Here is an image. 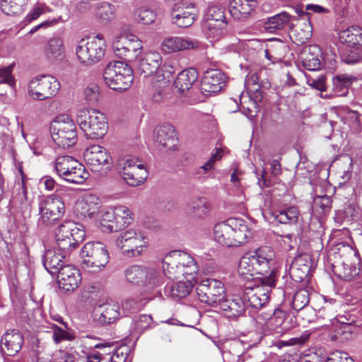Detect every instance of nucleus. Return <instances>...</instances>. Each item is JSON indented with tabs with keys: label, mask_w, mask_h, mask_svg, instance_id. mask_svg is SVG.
Masks as SVG:
<instances>
[{
	"label": "nucleus",
	"mask_w": 362,
	"mask_h": 362,
	"mask_svg": "<svg viewBox=\"0 0 362 362\" xmlns=\"http://www.w3.org/2000/svg\"><path fill=\"white\" fill-rule=\"evenodd\" d=\"M274 257V251L268 247L246 253L240 259L238 273L245 279L259 278L262 284L273 288L276 280V269H271Z\"/></svg>",
	"instance_id": "1"
},
{
	"label": "nucleus",
	"mask_w": 362,
	"mask_h": 362,
	"mask_svg": "<svg viewBox=\"0 0 362 362\" xmlns=\"http://www.w3.org/2000/svg\"><path fill=\"white\" fill-rule=\"evenodd\" d=\"M76 119L88 138L101 139L107 132L108 128L107 118L103 112L96 109L79 110Z\"/></svg>",
	"instance_id": "2"
},
{
	"label": "nucleus",
	"mask_w": 362,
	"mask_h": 362,
	"mask_svg": "<svg viewBox=\"0 0 362 362\" xmlns=\"http://www.w3.org/2000/svg\"><path fill=\"white\" fill-rule=\"evenodd\" d=\"M49 131L52 140L58 147L68 148L77 141L76 125L67 115L56 117L50 124Z\"/></svg>",
	"instance_id": "3"
},
{
	"label": "nucleus",
	"mask_w": 362,
	"mask_h": 362,
	"mask_svg": "<svg viewBox=\"0 0 362 362\" xmlns=\"http://www.w3.org/2000/svg\"><path fill=\"white\" fill-rule=\"evenodd\" d=\"M81 266L90 273H98L104 269L110 256L107 247L101 242H88L81 249Z\"/></svg>",
	"instance_id": "4"
},
{
	"label": "nucleus",
	"mask_w": 362,
	"mask_h": 362,
	"mask_svg": "<svg viewBox=\"0 0 362 362\" xmlns=\"http://www.w3.org/2000/svg\"><path fill=\"white\" fill-rule=\"evenodd\" d=\"M105 83L112 90H126L134 79L132 68L122 62H111L103 73Z\"/></svg>",
	"instance_id": "5"
},
{
	"label": "nucleus",
	"mask_w": 362,
	"mask_h": 362,
	"mask_svg": "<svg viewBox=\"0 0 362 362\" xmlns=\"http://www.w3.org/2000/svg\"><path fill=\"white\" fill-rule=\"evenodd\" d=\"M54 169L61 178L73 184L83 183L89 175L85 167L70 156H59Z\"/></svg>",
	"instance_id": "6"
},
{
	"label": "nucleus",
	"mask_w": 362,
	"mask_h": 362,
	"mask_svg": "<svg viewBox=\"0 0 362 362\" xmlns=\"http://www.w3.org/2000/svg\"><path fill=\"white\" fill-rule=\"evenodd\" d=\"M105 47L103 35H97L90 40H81L76 47V54L81 64L91 66L103 58Z\"/></svg>",
	"instance_id": "7"
},
{
	"label": "nucleus",
	"mask_w": 362,
	"mask_h": 362,
	"mask_svg": "<svg viewBox=\"0 0 362 362\" xmlns=\"http://www.w3.org/2000/svg\"><path fill=\"white\" fill-rule=\"evenodd\" d=\"M138 160L125 156L119 158L116 163V170L123 180L131 186H139L144 183L148 176V172Z\"/></svg>",
	"instance_id": "8"
},
{
	"label": "nucleus",
	"mask_w": 362,
	"mask_h": 362,
	"mask_svg": "<svg viewBox=\"0 0 362 362\" xmlns=\"http://www.w3.org/2000/svg\"><path fill=\"white\" fill-rule=\"evenodd\" d=\"M259 320H265L264 332L267 334L283 335L296 326V319L281 309H276L272 315L262 313L258 316Z\"/></svg>",
	"instance_id": "9"
},
{
	"label": "nucleus",
	"mask_w": 362,
	"mask_h": 362,
	"mask_svg": "<svg viewBox=\"0 0 362 362\" xmlns=\"http://www.w3.org/2000/svg\"><path fill=\"white\" fill-rule=\"evenodd\" d=\"M38 224L44 226L54 225L64 215L65 207L62 199L57 196H47L40 199Z\"/></svg>",
	"instance_id": "10"
},
{
	"label": "nucleus",
	"mask_w": 362,
	"mask_h": 362,
	"mask_svg": "<svg viewBox=\"0 0 362 362\" xmlns=\"http://www.w3.org/2000/svg\"><path fill=\"white\" fill-rule=\"evenodd\" d=\"M59 88V82L49 75L37 76L30 81L28 86L29 95L37 100H43L54 96Z\"/></svg>",
	"instance_id": "11"
},
{
	"label": "nucleus",
	"mask_w": 362,
	"mask_h": 362,
	"mask_svg": "<svg viewBox=\"0 0 362 362\" xmlns=\"http://www.w3.org/2000/svg\"><path fill=\"white\" fill-rule=\"evenodd\" d=\"M112 49L116 56L133 62L141 54L143 45L137 36L126 34L117 36L114 40Z\"/></svg>",
	"instance_id": "12"
},
{
	"label": "nucleus",
	"mask_w": 362,
	"mask_h": 362,
	"mask_svg": "<svg viewBox=\"0 0 362 362\" xmlns=\"http://www.w3.org/2000/svg\"><path fill=\"white\" fill-rule=\"evenodd\" d=\"M146 244L144 233L134 228L122 232L116 240L117 247L128 256L140 255Z\"/></svg>",
	"instance_id": "13"
},
{
	"label": "nucleus",
	"mask_w": 362,
	"mask_h": 362,
	"mask_svg": "<svg viewBox=\"0 0 362 362\" xmlns=\"http://www.w3.org/2000/svg\"><path fill=\"white\" fill-rule=\"evenodd\" d=\"M124 276L131 284L142 285L148 289L157 287L162 284L161 279L154 269L138 265L127 268L124 271Z\"/></svg>",
	"instance_id": "14"
},
{
	"label": "nucleus",
	"mask_w": 362,
	"mask_h": 362,
	"mask_svg": "<svg viewBox=\"0 0 362 362\" xmlns=\"http://www.w3.org/2000/svg\"><path fill=\"white\" fill-rule=\"evenodd\" d=\"M226 289L222 282L214 279L202 280L197 287L200 301L209 305H215L223 300Z\"/></svg>",
	"instance_id": "15"
},
{
	"label": "nucleus",
	"mask_w": 362,
	"mask_h": 362,
	"mask_svg": "<svg viewBox=\"0 0 362 362\" xmlns=\"http://www.w3.org/2000/svg\"><path fill=\"white\" fill-rule=\"evenodd\" d=\"M198 16V10L194 4L187 1L175 3L170 11L171 21L180 28L191 26Z\"/></svg>",
	"instance_id": "16"
},
{
	"label": "nucleus",
	"mask_w": 362,
	"mask_h": 362,
	"mask_svg": "<svg viewBox=\"0 0 362 362\" xmlns=\"http://www.w3.org/2000/svg\"><path fill=\"white\" fill-rule=\"evenodd\" d=\"M84 159L91 170H110L112 167V159L108 151L99 145H92L86 148L83 153Z\"/></svg>",
	"instance_id": "17"
},
{
	"label": "nucleus",
	"mask_w": 362,
	"mask_h": 362,
	"mask_svg": "<svg viewBox=\"0 0 362 362\" xmlns=\"http://www.w3.org/2000/svg\"><path fill=\"white\" fill-rule=\"evenodd\" d=\"M102 203L93 194H86L75 204L74 212L81 218H93L99 212Z\"/></svg>",
	"instance_id": "18"
},
{
	"label": "nucleus",
	"mask_w": 362,
	"mask_h": 362,
	"mask_svg": "<svg viewBox=\"0 0 362 362\" xmlns=\"http://www.w3.org/2000/svg\"><path fill=\"white\" fill-rule=\"evenodd\" d=\"M155 141L160 149L174 151L178 142L175 127L170 124L157 127L155 130Z\"/></svg>",
	"instance_id": "19"
},
{
	"label": "nucleus",
	"mask_w": 362,
	"mask_h": 362,
	"mask_svg": "<svg viewBox=\"0 0 362 362\" xmlns=\"http://www.w3.org/2000/svg\"><path fill=\"white\" fill-rule=\"evenodd\" d=\"M257 4V0H232L228 10L234 20L244 21L253 15Z\"/></svg>",
	"instance_id": "20"
},
{
	"label": "nucleus",
	"mask_w": 362,
	"mask_h": 362,
	"mask_svg": "<svg viewBox=\"0 0 362 362\" xmlns=\"http://www.w3.org/2000/svg\"><path fill=\"white\" fill-rule=\"evenodd\" d=\"M211 209V204L206 198L199 197L187 202L185 213L192 219L202 220L209 215Z\"/></svg>",
	"instance_id": "21"
},
{
	"label": "nucleus",
	"mask_w": 362,
	"mask_h": 362,
	"mask_svg": "<svg viewBox=\"0 0 362 362\" xmlns=\"http://www.w3.org/2000/svg\"><path fill=\"white\" fill-rule=\"evenodd\" d=\"M59 287L66 291H72L78 288L81 282L79 271L67 264L64 265L57 274Z\"/></svg>",
	"instance_id": "22"
},
{
	"label": "nucleus",
	"mask_w": 362,
	"mask_h": 362,
	"mask_svg": "<svg viewBox=\"0 0 362 362\" xmlns=\"http://www.w3.org/2000/svg\"><path fill=\"white\" fill-rule=\"evenodd\" d=\"M226 76L218 69L207 71L202 81V91L204 93H218L225 86Z\"/></svg>",
	"instance_id": "23"
},
{
	"label": "nucleus",
	"mask_w": 362,
	"mask_h": 362,
	"mask_svg": "<svg viewBox=\"0 0 362 362\" xmlns=\"http://www.w3.org/2000/svg\"><path fill=\"white\" fill-rule=\"evenodd\" d=\"M299 58L303 66L309 71L319 70L322 67V52L317 45L305 47L300 53Z\"/></svg>",
	"instance_id": "24"
},
{
	"label": "nucleus",
	"mask_w": 362,
	"mask_h": 362,
	"mask_svg": "<svg viewBox=\"0 0 362 362\" xmlns=\"http://www.w3.org/2000/svg\"><path fill=\"white\" fill-rule=\"evenodd\" d=\"M199 42L192 39L180 37H170L163 40L160 49L163 52L173 53L185 49H196Z\"/></svg>",
	"instance_id": "25"
},
{
	"label": "nucleus",
	"mask_w": 362,
	"mask_h": 362,
	"mask_svg": "<svg viewBox=\"0 0 362 362\" xmlns=\"http://www.w3.org/2000/svg\"><path fill=\"white\" fill-rule=\"evenodd\" d=\"M262 284V286L247 287L243 294V299L247 308H259L269 299V293L266 292ZM269 287L268 286H267Z\"/></svg>",
	"instance_id": "26"
},
{
	"label": "nucleus",
	"mask_w": 362,
	"mask_h": 362,
	"mask_svg": "<svg viewBox=\"0 0 362 362\" xmlns=\"http://www.w3.org/2000/svg\"><path fill=\"white\" fill-rule=\"evenodd\" d=\"M162 62L160 54L156 51L146 52L137 63V69L144 77L155 76L156 71Z\"/></svg>",
	"instance_id": "27"
},
{
	"label": "nucleus",
	"mask_w": 362,
	"mask_h": 362,
	"mask_svg": "<svg viewBox=\"0 0 362 362\" xmlns=\"http://www.w3.org/2000/svg\"><path fill=\"white\" fill-rule=\"evenodd\" d=\"M344 249L346 251L349 259L342 262L344 278L347 281H350L358 276L361 266V259L358 251L351 247H344Z\"/></svg>",
	"instance_id": "28"
},
{
	"label": "nucleus",
	"mask_w": 362,
	"mask_h": 362,
	"mask_svg": "<svg viewBox=\"0 0 362 362\" xmlns=\"http://www.w3.org/2000/svg\"><path fill=\"white\" fill-rule=\"evenodd\" d=\"M237 223L234 219H228L216 224L214 228V240L221 245L233 247V226H238Z\"/></svg>",
	"instance_id": "29"
},
{
	"label": "nucleus",
	"mask_w": 362,
	"mask_h": 362,
	"mask_svg": "<svg viewBox=\"0 0 362 362\" xmlns=\"http://www.w3.org/2000/svg\"><path fill=\"white\" fill-rule=\"evenodd\" d=\"M185 258L177 257V250L168 253L163 259V270L165 276L171 280L182 277V271L179 270L180 264L185 263Z\"/></svg>",
	"instance_id": "30"
},
{
	"label": "nucleus",
	"mask_w": 362,
	"mask_h": 362,
	"mask_svg": "<svg viewBox=\"0 0 362 362\" xmlns=\"http://www.w3.org/2000/svg\"><path fill=\"white\" fill-rule=\"evenodd\" d=\"M119 315V305L116 303L100 305L94 310V320L102 325L113 322Z\"/></svg>",
	"instance_id": "31"
},
{
	"label": "nucleus",
	"mask_w": 362,
	"mask_h": 362,
	"mask_svg": "<svg viewBox=\"0 0 362 362\" xmlns=\"http://www.w3.org/2000/svg\"><path fill=\"white\" fill-rule=\"evenodd\" d=\"M1 342L2 351L8 356H13L21 350L23 338L19 331L11 329L1 337Z\"/></svg>",
	"instance_id": "32"
},
{
	"label": "nucleus",
	"mask_w": 362,
	"mask_h": 362,
	"mask_svg": "<svg viewBox=\"0 0 362 362\" xmlns=\"http://www.w3.org/2000/svg\"><path fill=\"white\" fill-rule=\"evenodd\" d=\"M43 54L50 62L60 61L65 57L63 40L59 37L49 39L44 45Z\"/></svg>",
	"instance_id": "33"
},
{
	"label": "nucleus",
	"mask_w": 362,
	"mask_h": 362,
	"mask_svg": "<svg viewBox=\"0 0 362 362\" xmlns=\"http://www.w3.org/2000/svg\"><path fill=\"white\" fill-rule=\"evenodd\" d=\"M67 256L57 249L46 250L43 255L42 263L45 269L52 274H58L62 269L64 260Z\"/></svg>",
	"instance_id": "34"
},
{
	"label": "nucleus",
	"mask_w": 362,
	"mask_h": 362,
	"mask_svg": "<svg viewBox=\"0 0 362 362\" xmlns=\"http://www.w3.org/2000/svg\"><path fill=\"white\" fill-rule=\"evenodd\" d=\"M353 322L341 321V325H330V328L333 332L330 333L329 338L332 341H338L344 343L351 340L354 337L356 327L353 325Z\"/></svg>",
	"instance_id": "35"
},
{
	"label": "nucleus",
	"mask_w": 362,
	"mask_h": 362,
	"mask_svg": "<svg viewBox=\"0 0 362 362\" xmlns=\"http://www.w3.org/2000/svg\"><path fill=\"white\" fill-rule=\"evenodd\" d=\"M311 267L310 260L308 255L297 257L293 261L291 268V276L296 281H301L307 277Z\"/></svg>",
	"instance_id": "36"
},
{
	"label": "nucleus",
	"mask_w": 362,
	"mask_h": 362,
	"mask_svg": "<svg viewBox=\"0 0 362 362\" xmlns=\"http://www.w3.org/2000/svg\"><path fill=\"white\" fill-rule=\"evenodd\" d=\"M114 209L115 215L114 223L107 225L105 230L117 231L129 225L133 220V217L129 209L125 206H117Z\"/></svg>",
	"instance_id": "37"
},
{
	"label": "nucleus",
	"mask_w": 362,
	"mask_h": 362,
	"mask_svg": "<svg viewBox=\"0 0 362 362\" xmlns=\"http://www.w3.org/2000/svg\"><path fill=\"white\" fill-rule=\"evenodd\" d=\"M64 230H68L63 233L64 238H71L75 241H83L86 236L83 226L73 221H66L62 223L58 228L57 235H60L62 231L64 232Z\"/></svg>",
	"instance_id": "38"
},
{
	"label": "nucleus",
	"mask_w": 362,
	"mask_h": 362,
	"mask_svg": "<svg viewBox=\"0 0 362 362\" xmlns=\"http://www.w3.org/2000/svg\"><path fill=\"white\" fill-rule=\"evenodd\" d=\"M198 72L194 68L182 71L175 81V86L180 93L189 90L197 81Z\"/></svg>",
	"instance_id": "39"
},
{
	"label": "nucleus",
	"mask_w": 362,
	"mask_h": 362,
	"mask_svg": "<svg viewBox=\"0 0 362 362\" xmlns=\"http://www.w3.org/2000/svg\"><path fill=\"white\" fill-rule=\"evenodd\" d=\"M339 39L342 44L349 47L362 45V28L359 27H350L339 33Z\"/></svg>",
	"instance_id": "40"
},
{
	"label": "nucleus",
	"mask_w": 362,
	"mask_h": 362,
	"mask_svg": "<svg viewBox=\"0 0 362 362\" xmlns=\"http://www.w3.org/2000/svg\"><path fill=\"white\" fill-rule=\"evenodd\" d=\"M244 302L242 297H235L232 299H223L220 305L229 317H238L241 315L246 309Z\"/></svg>",
	"instance_id": "41"
},
{
	"label": "nucleus",
	"mask_w": 362,
	"mask_h": 362,
	"mask_svg": "<svg viewBox=\"0 0 362 362\" xmlns=\"http://www.w3.org/2000/svg\"><path fill=\"white\" fill-rule=\"evenodd\" d=\"M274 219L282 224L293 225L298 223L300 214L296 206H290L286 209L274 211L272 214Z\"/></svg>",
	"instance_id": "42"
},
{
	"label": "nucleus",
	"mask_w": 362,
	"mask_h": 362,
	"mask_svg": "<svg viewBox=\"0 0 362 362\" xmlns=\"http://www.w3.org/2000/svg\"><path fill=\"white\" fill-rule=\"evenodd\" d=\"M192 288L191 279H187L186 282L180 281L175 284L167 286L165 288L166 296L173 298H182L189 294Z\"/></svg>",
	"instance_id": "43"
},
{
	"label": "nucleus",
	"mask_w": 362,
	"mask_h": 362,
	"mask_svg": "<svg viewBox=\"0 0 362 362\" xmlns=\"http://www.w3.org/2000/svg\"><path fill=\"white\" fill-rule=\"evenodd\" d=\"M238 226H233V247H238L247 242L252 233L247 224L243 220L234 219Z\"/></svg>",
	"instance_id": "44"
},
{
	"label": "nucleus",
	"mask_w": 362,
	"mask_h": 362,
	"mask_svg": "<svg viewBox=\"0 0 362 362\" xmlns=\"http://www.w3.org/2000/svg\"><path fill=\"white\" fill-rule=\"evenodd\" d=\"M291 19V16L287 12H281L269 17L264 23V28L270 33L283 29L287 25Z\"/></svg>",
	"instance_id": "45"
},
{
	"label": "nucleus",
	"mask_w": 362,
	"mask_h": 362,
	"mask_svg": "<svg viewBox=\"0 0 362 362\" xmlns=\"http://www.w3.org/2000/svg\"><path fill=\"white\" fill-rule=\"evenodd\" d=\"M177 257L185 258L183 264H180L179 270L182 271V276H190L189 279H194V275L199 270V267L194 259L187 252L177 250Z\"/></svg>",
	"instance_id": "46"
},
{
	"label": "nucleus",
	"mask_w": 362,
	"mask_h": 362,
	"mask_svg": "<svg viewBox=\"0 0 362 362\" xmlns=\"http://www.w3.org/2000/svg\"><path fill=\"white\" fill-rule=\"evenodd\" d=\"M227 23H218L216 21H205L203 25L204 33L211 42H215L224 35V29Z\"/></svg>",
	"instance_id": "47"
},
{
	"label": "nucleus",
	"mask_w": 362,
	"mask_h": 362,
	"mask_svg": "<svg viewBox=\"0 0 362 362\" xmlns=\"http://www.w3.org/2000/svg\"><path fill=\"white\" fill-rule=\"evenodd\" d=\"M28 2V0H0V8L6 15H18L24 11Z\"/></svg>",
	"instance_id": "48"
},
{
	"label": "nucleus",
	"mask_w": 362,
	"mask_h": 362,
	"mask_svg": "<svg viewBox=\"0 0 362 362\" xmlns=\"http://www.w3.org/2000/svg\"><path fill=\"white\" fill-rule=\"evenodd\" d=\"M64 233H66L68 230H64ZM64 232L61 233L60 235L56 234V243H57V249L60 252L65 254L66 256H68L72 250H75L78 247L79 243L81 241H75L73 238H64Z\"/></svg>",
	"instance_id": "49"
},
{
	"label": "nucleus",
	"mask_w": 362,
	"mask_h": 362,
	"mask_svg": "<svg viewBox=\"0 0 362 362\" xmlns=\"http://www.w3.org/2000/svg\"><path fill=\"white\" fill-rule=\"evenodd\" d=\"M356 78L346 74H339L333 78L334 88L341 95H346L348 93V88L350 87Z\"/></svg>",
	"instance_id": "50"
},
{
	"label": "nucleus",
	"mask_w": 362,
	"mask_h": 362,
	"mask_svg": "<svg viewBox=\"0 0 362 362\" xmlns=\"http://www.w3.org/2000/svg\"><path fill=\"white\" fill-rule=\"evenodd\" d=\"M136 20L144 25H150L155 22L157 13L155 10L148 6H141L134 11Z\"/></svg>",
	"instance_id": "51"
},
{
	"label": "nucleus",
	"mask_w": 362,
	"mask_h": 362,
	"mask_svg": "<svg viewBox=\"0 0 362 362\" xmlns=\"http://www.w3.org/2000/svg\"><path fill=\"white\" fill-rule=\"evenodd\" d=\"M151 298H127L122 304V312L124 315H127L129 313H133L141 310L145 306Z\"/></svg>",
	"instance_id": "52"
},
{
	"label": "nucleus",
	"mask_w": 362,
	"mask_h": 362,
	"mask_svg": "<svg viewBox=\"0 0 362 362\" xmlns=\"http://www.w3.org/2000/svg\"><path fill=\"white\" fill-rule=\"evenodd\" d=\"M115 6L109 2H101L97 6L96 16L103 22L112 21L115 17Z\"/></svg>",
	"instance_id": "53"
},
{
	"label": "nucleus",
	"mask_w": 362,
	"mask_h": 362,
	"mask_svg": "<svg viewBox=\"0 0 362 362\" xmlns=\"http://www.w3.org/2000/svg\"><path fill=\"white\" fill-rule=\"evenodd\" d=\"M224 8L219 6L210 5L207 8L205 21H216L221 24L227 23L225 21Z\"/></svg>",
	"instance_id": "54"
},
{
	"label": "nucleus",
	"mask_w": 362,
	"mask_h": 362,
	"mask_svg": "<svg viewBox=\"0 0 362 362\" xmlns=\"http://www.w3.org/2000/svg\"><path fill=\"white\" fill-rule=\"evenodd\" d=\"M334 315L335 312H334L330 305L322 306L319 309L317 314L318 320L320 319L325 320V322L321 325L322 327H329L330 325H334Z\"/></svg>",
	"instance_id": "55"
},
{
	"label": "nucleus",
	"mask_w": 362,
	"mask_h": 362,
	"mask_svg": "<svg viewBox=\"0 0 362 362\" xmlns=\"http://www.w3.org/2000/svg\"><path fill=\"white\" fill-rule=\"evenodd\" d=\"M309 293L305 289H300L293 296V308L297 311L302 310L309 303Z\"/></svg>",
	"instance_id": "56"
},
{
	"label": "nucleus",
	"mask_w": 362,
	"mask_h": 362,
	"mask_svg": "<svg viewBox=\"0 0 362 362\" xmlns=\"http://www.w3.org/2000/svg\"><path fill=\"white\" fill-rule=\"evenodd\" d=\"M175 72V69L170 62H165L160 64L156 71L155 78L158 81L169 79L173 74Z\"/></svg>",
	"instance_id": "57"
},
{
	"label": "nucleus",
	"mask_w": 362,
	"mask_h": 362,
	"mask_svg": "<svg viewBox=\"0 0 362 362\" xmlns=\"http://www.w3.org/2000/svg\"><path fill=\"white\" fill-rule=\"evenodd\" d=\"M341 59L347 64H354L362 60V54L358 49H346L341 51Z\"/></svg>",
	"instance_id": "58"
},
{
	"label": "nucleus",
	"mask_w": 362,
	"mask_h": 362,
	"mask_svg": "<svg viewBox=\"0 0 362 362\" xmlns=\"http://www.w3.org/2000/svg\"><path fill=\"white\" fill-rule=\"evenodd\" d=\"M115 209H103L100 211V228L103 232L111 233L115 230H105L107 225H112L115 221Z\"/></svg>",
	"instance_id": "59"
},
{
	"label": "nucleus",
	"mask_w": 362,
	"mask_h": 362,
	"mask_svg": "<svg viewBox=\"0 0 362 362\" xmlns=\"http://www.w3.org/2000/svg\"><path fill=\"white\" fill-rule=\"evenodd\" d=\"M86 100L91 105L96 103L100 98L99 87L95 83L89 84L83 91Z\"/></svg>",
	"instance_id": "60"
},
{
	"label": "nucleus",
	"mask_w": 362,
	"mask_h": 362,
	"mask_svg": "<svg viewBox=\"0 0 362 362\" xmlns=\"http://www.w3.org/2000/svg\"><path fill=\"white\" fill-rule=\"evenodd\" d=\"M13 65L0 67V84L6 83L13 88L15 86V79L12 74Z\"/></svg>",
	"instance_id": "61"
},
{
	"label": "nucleus",
	"mask_w": 362,
	"mask_h": 362,
	"mask_svg": "<svg viewBox=\"0 0 362 362\" xmlns=\"http://www.w3.org/2000/svg\"><path fill=\"white\" fill-rule=\"evenodd\" d=\"M51 12L49 7L45 4L38 3L35 5L34 8L25 16V21L26 23H30L37 19L43 13Z\"/></svg>",
	"instance_id": "62"
},
{
	"label": "nucleus",
	"mask_w": 362,
	"mask_h": 362,
	"mask_svg": "<svg viewBox=\"0 0 362 362\" xmlns=\"http://www.w3.org/2000/svg\"><path fill=\"white\" fill-rule=\"evenodd\" d=\"M51 328L53 332L52 339L56 344H59L64 340H71L70 334L65 329L59 327L56 325H52Z\"/></svg>",
	"instance_id": "63"
},
{
	"label": "nucleus",
	"mask_w": 362,
	"mask_h": 362,
	"mask_svg": "<svg viewBox=\"0 0 362 362\" xmlns=\"http://www.w3.org/2000/svg\"><path fill=\"white\" fill-rule=\"evenodd\" d=\"M76 358L74 354L66 350L60 349L53 354V360L55 362H75Z\"/></svg>",
	"instance_id": "64"
}]
</instances>
